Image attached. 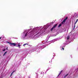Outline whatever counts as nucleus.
Segmentation results:
<instances>
[{"instance_id": "obj_1", "label": "nucleus", "mask_w": 78, "mask_h": 78, "mask_svg": "<svg viewBox=\"0 0 78 78\" xmlns=\"http://www.w3.org/2000/svg\"><path fill=\"white\" fill-rule=\"evenodd\" d=\"M41 28H42V26H40L39 27H37L33 28V30L29 32L33 28V27L30 26V29L24 30L23 32L21 34L20 38L23 40L28 39L30 37H31L32 39H35L36 36H33V35L36 34V35L40 36L41 34H42L43 33L45 32L46 29L48 28V26L47 25H44L41 30H38ZM37 30H38L37 31Z\"/></svg>"}, {"instance_id": "obj_2", "label": "nucleus", "mask_w": 78, "mask_h": 78, "mask_svg": "<svg viewBox=\"0 0 78 78\" xmlns=\"http://www.w3.org/2000/svg\"><path fill=\"white\" fill-rule=\"evenodd\" d=\"M46 47V45H43L42 46H40L39 47H38L39 48H42L43 49V48H45Z\"/></svg>"}, {"instance_id": "obj_3", "label": "nucleus", "mask_w": 78, "mask_h": 78, "mask_svg": "<svg viewBox=\"0 0 78 78\" xmlns=\"http://www.w3.org/2000/svg\"><path fill=\"white\" fill-rule=\"evenodd\" d=\"M38 46H36L34 48H33L32 51H36V50H37V49L38 48Z\"/></svg>"}, {"instance_id": "obj_4", "label": "nucleus", "mask_w": 78, "mask_h": 78, "mask_svg": "<svg viewBox=\"0 0 78 78\" xmlns=\"http://www.w3.org/2000/svg\"><path fill=\"white\" fill-rule=\"evenodd\" d=\"M67 17H66L63 21V22L62 23V24H63V23H64L65 22H66V20L67 19Z\"/></svg>"}, {"instance_id": "obj_5", "label": "nucleus", "mask_w": 78, "mask_h": 78, "mask_svg": "<svg viewBox=\"0 0 78 78\" xmlns=\"http://www.w3.org/2000/svg\"><path fill=\"white\" fill-rule=\"evenodd\" d=\"M57 25H58V24H56L51 29V31H52V30H53V29H54V28H55L56 27V26H57Z\"/></svg>"}, {"instance_id": "obj_6", "label": "nucleus", "mask_w": 78, "mask_h": 78, "mask_svg": "<svg viewBox=\"0 0 78 78\" xmlns=\"http://www.w3.org/2000/svg\"><path fill=\"white\" fill-rule=\"evenodd\" d=\"M49 38H50V37H49V36H48L45 40L46 42H47V41H48V40L49 39Z\"/></svg>"}, {"instance_id": "obj_7", "label": "nucleus", "mask_w": 78, "mask_h": 78, "mask_svg": "<svg viewBox=\"0 0 78 78\" xmlns=\"http://www.w3.org/2000/svg\"><path fill=\"white\" fill-rule=\"evenodd\" d=\"M60 48L61 50H64V48H63V46H61L60 47Z\"/></svg>"}, {"instance_id": "obj_8", "label": "nucleus", "mask_w": 78, "mask_h": 78, "mask_svg": "<svg viewBox=\"0 0 78 78\" xmlns=\"http://www.w3.org/2000/svg\"><path fill=\"white\" fill-rule=\"evenodd\" d=\"M11 45H13L14 46H16V45H16V44H15V43H12L11 44Z\"/></svg>"}, {"instance_id": "obj_9", "label": "nucleus", "mask_w": 78, "mask_h": 78, "mask_svg": "<svg viewBox=\"0 0 78 78\" xmlns=\"http://www.w3.org/2000/svg\"><path fill=\"white\" fill-rule=\"evenodd\" d=\"M20 44L16 45V47H19V48H20Z\"/></svg>"}, {"instance_id": "obj_10", "label": "nucleus", "mask_w": 78, "mask_h": 78, "mask_svg": "<svg viewBox=\"0 0 78 78\" xmlns=\"http://www.w3.org/2000/svg\"><path fill=\"white\" fill-rule=\"evenodd\" d=\"M69 38H70V37H69V36H68L67 37V40H68V39H69Z\"/></svg>"}, {"instance_id": "obj_11", "label": "nucleus", "mask_w": 78, "mask_h": 78, "mask_svg": "<svg viewBox=\"0 0 78 78\" xmlns=\"http://www.w3.org/2000/svg\"><path fill=\"white\" fill-rule=\"evenodd\" d=\"M28 45V43H26V44H24L23 45V46H25V45Z\"/></svg>"}, {"instance_id": "obj_12", "label": "nucleus", "mask_w": 78, "mask_h": 78, "mask_svg": "<svg viewBox=\"0 0 78 78\" xmlns=\"http://www.w3.org/2000/svg\"><path fill=\"white\" fill-rule=\"evenodd\" d=\"M68 75V74H67L66 75L65 77H64V78H67V75Z\"/></svg>"}, {"instance_id": "obj_13", "label": "nucleus", "mask_w": 78, "mask_h": 78, "mask_svg": "<svg viewBox=\"0 0 78 78\" xmlns=\"http://www.w3.org/2000/svg\"><path fill=\"white\" fill-rule=\"evenodd\" d=\"M50 42H55V40H52V41H51Z\"/></svg>"}, {"instance_id": "obj_14", "label": "nucleus", "mask_w": 78, "mask_h": 78, "mask_svg": "<svg viewBox=\"0 0 78 78\" xmlns=\"http://www.w3.org/2000/svg\"><path fill=\"white\" fill-rule=\"evenodd\" d=\"M62 24H60L59 25V26H58V27H61V25H62Z\"/></svg>"}, {"instance_id": "obj_15", "label": "nucleus", "mask_w": 78, "mask_h": 78, "mask_svg": "<svg viewBox=\"0 0 78 78\" xmlns=\"http://www.w3.org/2000/svg\"><path fill=\"white\" fill-rule=\"evenodd\" d=\"M41 74H43V75H44V72H41Z\"/></svg>"}, {"instance_id": "obj_16", "label": "nucleus", "mask_w": 78, "mask_h": 78, "mask_svg": "<svg viewBox=\"0 0 78 78\" xmlns=\"http://www.w3.org/2000/svg\"><path fill=\"white\" fill-rule=\"evenodd\" d=\"M6 53H7V51L5 52L4 53V55H3V56H4V55H5L6 54Z\"/></svg>"}, {"instance_id": "obj_17", "label": "nucleus", "mask_w": 78, "mask_h": 78, "mask_svg": "<svg viewBox=\"0 0 78 78\" xmlns=\"http://www.w3.org/2000/svg\"><path fill=\"white\" fill-rule=\"evenodd\" d=\"M14 72H15L14 71H13L12 72V74H13V73H14Z\"/></svg>"}, {"instance_id": "obj_18", "label": "nucleus", "mask_w": 78, "mask_h": 78, "mask_svg": "<svg viewBox=\"0 0 78 78\" xmlns=\"http://www.w3.org/2000/svg\"><path fill=\"white\" fill-rule=\"evenodd\" d=\"M50 69L48 68L47 69V71H48V70H49Z\"/></svg>"}, {"instance_id": "obj_19", "label": "nucleus", "mask_w": 78, "mask_h": 78, "mask_svg": "<svg viewBox=\"0 0 78 78\" xmlns=\"http://www.w3.org/2000/svg\"><path fill=\"white\" fill-rule=\"evenodd\" d=\"M76 23H77V21H76V22L75 23V24H76Z\"/></svg>"}, {"instance_id": "obj_20", "label": "nucleus", "mask_w": 78, "mask_h": 78, "mask_svg": "<svg viewBox=\"0 0 78 78\" xmlns=\"http://www.w3.org/2000/svg\"><path fill=\"white\" fill-rule=\"evenodd\" d=\"M61 72H62V71H61V72L58 75H60V74H61Z\"/></svg>"}, {"instance_id": "obj_21", "label": "nucleus", "mask_w": 78, "mask_h": 78, "mask_svg": "<svg viewBox=\"0 0 78 78\" xmlns=\"http://www.w3.org/2000/svg\"><path fill=\"white\" fill-rule=\"evenodd\" d=\"M12 74H12V73H11V74L10 75V76H12Z\"/></svg>"}, {"instance_id": "obj_22", "label": "nucleus", "mask_w": 78, "mask_h": 78, "mask_svg": "<svg viewBox=\"0 0 78 78\" xmlns=\"http://www.w3.org/2000/svg\"><path fill=\"white\" fill-rule=\"evenodd\" d=\"M5 49H4L3 50V51H5Z\"/></svg>"}, {"instance_id": "obj_23", "label": "nucleus", "mask_w": 78, "mask_h": 78, "mask_svg": "<svg viewBox=\"0 0 78 78\" xmlns=\"http://www.w3.org/2000/svg\"><path fill=\"white\" fill-rule=\"evenodd\" d=\"M76 21L77 22H78V19H77L76 20Z\"/></svg>"}, {"instance_id": "obj_24", "label": "nucleus", "mask_w": 78, "mask_h": 78, "mask_svg": "<svg viewBox=\"0 0 78 78\" xmlns=\"http://www.w3.org/2000/svg\"><path fill=\"white\" fill-rule=\"evenodd\" d=\"M76 70V71H77V70H78V68H77Z\"/></svg>"}, {"instance_id": "obj_25", "label": "nucleus", "mask_w": 78, "mask_h": 78, "mask_svg": "<svg viewBox=\"0 0 78 78\" xmlns=\"http://www.w3.org/2000/svg\"><path fill=\"white\" fill-rule=\"evenodd\" d=\"M20 44V43H18V45H19V44Z\"/></svg>"}, {"instance_id": "obj_26", "label": "nucleus", "mask_w": 78, "mask_h": 78, "mask_svg": "<svg viewBox=\"0 0 78 78\" xmlns=\"http://www.w3.org/2000/svg\"><path fill=\"white\" fill-rule=\"evenodd\" d=\"M75 26H74V29H75Z\"/></svg>"}, {"instance_id": "obj_27", "label": "nucleus", "mask_w": 78, "mask_h": 78, "mask_svg": "<svg viewBox=\"0 0 78 78\" xmlns=\"http://www.w3.org/2000/svg\"><path fill=\"white\" fill-rule=\"evenodd\" d=\"M2 39V37H0V39Z\"/></svg>"}, {"instance_id": "obj_28", "label": "nucleus", "mask_w": 78, "mask_h": 78, "mask_svg": "<svg viewBox=\"0 0 78 78\" xmlns=\"http://www.w3.org/2000/svg\"><path fill=\"white\" fill-rule=\"evenodd\" d=\"M36 78H38V77H37Z\"/></svg>"}, {"instance_id": "obj_29", "label": "nucleus", "mask_w": 78, "mask_h": 78, "mask_svg": "<svg viewBox=\"0 0 78 78\" xmlns=\"http://www.w3.org/2000/svg\"><path fill=\"white\" fill-rule=\"evenodd\" d=\"M6 49H7V50H8V48H6Z\"/></svg>"}, {"instance_id": "obj_30", "label": "nucleus", "mask_w": 78, "mask_h": 78, "mask_svg": "<svg viewBox=\"0 0 78 78\" xmlns=\"http://www.w3.org/2000/svg\"><path fill=\"white\" fill-rule=\"evenodd\" d=\"M56 35L54 36H56Z\"/></svg>"}, {"instance_id": "obj_31", "label": "nucleus", "mask_w": 78, "mask_h": 78, "mask_svg": "<svg viewBox=\"0 0 78 78\" xmlns=\"http://www.w3.org/2000/svg\"><path fill=\"white\" fill-rule=\"evenodd\" d=\"M53 54H55V53H53Z\"/></svg>"}]
</instances>
